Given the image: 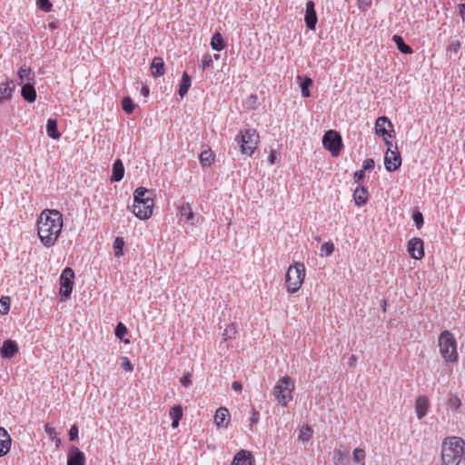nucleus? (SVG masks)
Returning a JSON list of instances; mask_svg holds the SVG:
<instances>
[{
    "label": "nucleus",
    "instance_id": "f257e3e1",
    "mask_svg": "<svg viewBox=\"0 0 465 465\" xmlns=\"http://www.w3.org/2000/svg\"><path fill=\"white\" fill-rule=\"evenodd\" d=\"M63 229V215L57 210H44L37 221V233L45 247L55 244Z\"/></svg>",
    "mask_w": 465,
    "mask_h": 465
},
{
    "label": "nucleus",
    "instance_id": "f03ea898",
    "mask_svg": "<svg viewBox=\"0 0 465 465\" xmlns=\"http://www.w3.org/2000/svg\"><path fill=\"white\" fill-rule=\"evenodd\" d=\"M154 193L144 187H138L134 192V203L129 207L134 214L141 220H146L153 214Z\"/></svg>",
    "mask_w": 465,
    "mask_h": 465
},
{
    "label": "nucleus",
    "instance_id": "7ed1b4c3",
    "mask_svg": "<svg viewBox=\"0 0 465 465\" xmlns=\"http://www.w3.org/2000/svg\"><path fill=\"white\" fill-rule=\"evenodd\" d=\"M464 455V440L458 437L446 439L442 442V465H459Z\"/></svg>",
    "mask_w": 465,
    "mask_h": 465
},
{
    "label": "nucleus",
    "instance_id": "20e7f679",
    "mask_svg": "<svg viewBox=\"0 0 465 465\" xmlns=\"http://www.w3.org/2000/svg\"><path fill=\"white\" fill-rule=\"evenodd\" d=\"M440 353L446 362H457L459 354L457 351V341L450 331H443L438 338Z\"/></svg>",
    "mask_w": 465,
    "mask_h": 465
},
{
    "label": "nucleus",
    "instance_id": "39448f33",
    "mask_svg": "<svg viewBox=\"0 0 465 465\" xmlns=\"http://www.w3.org/2000/svg\"><path fill=\"white\" fill-rule=\"evenodd\" d=\"M305 278V266L302 262L291 265L286 272L285 283L290 293L298 292Z\"/></svg>",
    "mask_w": 465,
    "mask_h": 465
},
{
    "label": "nucleus",
    "instance_id": "423d86ee",
    "mask_svg": "<svg viewBox=\"0 0 465 465\" xmlns=\"http://www.w3.org/2000/svg\"><path fill=\"white\" fill-rule=\"evenodd\" d=\"M294 383L289 376L279 380L274 386V396L280 404L286 406L292 400Z\"/></svg>",
    "mask_w": 465,
    "mask_h": 465
},
{
    "label": "nucleus",
    "instance_id": "0eeeda50",
    "mask_svg": "<svg viewBox=\"0 0 465 465\" xmlns=\"http://www.w3.org/2000/svg\"><path fill=\"white\" fill-rule=\"evenodd\" d=\"M238 142L242 153L244 154L252 155L257 148L259 135L255 130L247 129L241 132L240 139Z\"/></svg>",
    "mask_w": 465,
    "mask_h": 465
},
{
    "label": "nucleus",
    "instance_id": "6e6552de",
    "mask_svg": "<svg viewBox=\"0 0 465 465\" xmlns=\"http://www.w3.org/2000/svg\"><path fill=\"white\" fill-rule=\"evenodd\" d=\"M74 272L71 267H65L60 276V295L64 301L71 296L74 287Z\"/></svg>",
    "mask_w": 465,
    "mask_h": 465
},
{
    "label": "nucleus",
    "instance_id": "1a4fd4ad",
    "mask_svg": "<svg viewBox=\"0 0 465 465\" xmlns=\"http://www.w3.org/2000/svg\"><path fill=\"white\" fill-rule=\"evenodd\" d=\"M322 144L333 156H337L342 147L341 136L334 130H328L323 135Z\"/></svg>",
    "mask_w": 465,
    "mask_h": 465
},
{
    "label": "nucleus",
    "instance_id": "9d476101",
    "mask_svg": "<svg viewBox=\"0 0 465 465\" xmlns=\"http://www.w3.org/2000/svg\"><path fill=\"white\" fill-rule=\"evenodd\" d=\"M384 165L388 172L396 171L401 167V157L397 145H395L394 150L388 148L384 157Z\"/></svg>",
    "mask_w": 465,
    "mask_h": 465
},
{
    "label": "nucleus",
    "instance_id": "9b49d317",
    "mask_svg": "<svg viewBox=\"0 0 465 465\" xmlns=\"http://www.w3.org/2000/svg\"><path fill=\"white\" fill-rule=\"evenodd\" d=\"M408 252L411 258L420 260L424 256L423 241L417 237L411 239L408 242Z\"/></svg>",
    "mask_w": 465,
    "mask_h": 465
},
{
    "label": "nucleus",
    "instance_id": "f8f14e48",
    "mask_svg": "<svg viewBox=\"0 0 465 465\" xmlns=\"http://www.w3.org/2000/svg\"><path fill=\"white\" fill-rule=\"evenodd\" d=\"M391 122L386 116H380L377 118L375 123V131L379 135H388V137L391 138L393 133Z\"/></svg>",
    "mask_w": 465,
    "mask_h": 465
},
{
    "label": "nucleus",
    "instance_id": "ddd939ff",
    "mask_svg": "<svg viewBox=\"0 0 465 465\" xmlns=\"http://www.w3.org/2000/svg\"><path fill=\"white\" fill-rule=\"evenodd\" d=\"M84 453L77 447H71L67 455V465H84Z\"/></svg>",
    "mask_w": 465,
    "mask_h": 465
},
{
    "label": "nucleus",
    "instance_id": "4468645a",
    "mask_svg": "<svg viewBox=\"0 0 465 465\" xmlns=\"http://www.w3.org/2000/svg\"><path fill=\"white\" fill-rule=\"evenodd\" d=\"M305 24L311 30H313L317 24V15L314 9V3L312 1H308L306 3Z\"/></svg>",
    "mask_w": 465,
    "mask_h": 465
},
{
    "label": "nucleus",
    "instance_id": "2eb2a0df",
    "mask_svg": "<svg viewBox=\"0 0 465 465\" xmlns=\"http://www.w3.org/2000/svg\"><path fill=\"white\" fill-rule=\"evenodd\" d=\"M253 457L251 451L241 450L233 457L231 465H252Z\"/></svg>",
    "mask_w": 465,
    "mask_h": 465
},
{
    "label": "nucleus",
    "instance_id": "dca6fc26",
    "mask_svg": "<svg viewBox=\"0 0 465 465\" xmlns=\"http://www.w3.org/2000/svg\"><path fill=\"white\" fill-rule=\"evenodd\" d=\"M18 352V346L15 341L6 340L4 341L0 353L5 359H11Z\"/></svg>",
    "mask_w": 465,
    "mask_h": 465
},
{
    "label": "nucleus",
    "instance_id": "f3484780",
    "mask_svg": "<svg viewBox=\"0 0 465 465\" xmlns=\"http://www.w3.org/2000/svg\"><path fill=\"white\" fill-rule=\"evenodd\" d=\"M11 443V436L5 428L0 427V457H3L9 452Z\"/></svg>",
    "mask_w": 465,
    "mask_h": 465
},
{
    "label": "nucleus",
    "instance_id": "a211bd4d",
    "mask_svg": "<svg viewBox=\"0 0 465 465\" xmlns=\"http://www.w3.org/2000/svg\"><path fill=\"white\" fill-rule=\"evenodd\" d=\"M230 420L229 411L225 407H220L215 413L214 422L219 428L227 427Z\"/></svg>",
    "mask_w": 465,
    "mask_h": 465
},
{
    "label": "nucleus",
    "instance_id": "6ab92c4d",
    "mask_svg": "<svg viewBox=\"0 0 465 465\" xmlns=\"http://www.w3.org/2000/svg\"><path fill=\"white\" fill-rule=\"evenodd\" d=\"M429 409V400L426 396H420L416 400L415 403V411L417 414V418L421 420L424 416H426Z\"/></svg>",
    "mask_w": 465,
    "mask_h": 465
},
{
    "label": "nucleus",
    "instance_id": "aec40b11",
    "mask_svg": "<svg viewBox=\"0 0 465 465\" xmlns=\"http://www.w3.org/2000/svg\"><path fill=\"white\" fill-rule=\"evenodd\" d=\"M151 73L153 77H159L165 74V65L163 58L157 56L153 59Z\"/></svg>",
    "mask_w": 465,
    "mask_h": 465
},
{
    "label": "nucleus",
    "instance_id": "412c9836",
    "mask_svg": "<svg viewBox=\"0 0 465 465\" xmlns=\"http://www.w3.org/2000/svg\"><path fill=\"white\" fill-rule=\"evenodd\" d=\"M333 461L335 465H347L349 463V450L343 448L335 449Z\"/></svg>",
    "mask_w": 465,
    "mask_h": 465
},
{
    "label": "nucleus",
    "instance_id": "4be33fe9",
    "mask_svg": "<svg viewBox=\"0 0 465 465\" xmlns=\"http://www.w3.org/2000/svg\"><path fill=\"white\" fill-rule=\"evenodd\" d=\"M13 81H6L0 84V104L9 100L12 97L14 90Z\"/></svg>",
    "mask_w": 465,
    "mask_h": 465
},
{
    "label": "nucleus",
    "instance_id": "5701e85b",
    "mask_svg": "<svg viewBox=\"0 0 465 465\" xmlns=\"http://www.w3.org/2000/svg\"><path fill=\"white\" fill-rule=\"evenodd\" d=\"M124 175V167L121 160H116L113 164L112 182H120Z\"/></svg>",
    "mask_w": 465,
    "mask_h": 465
},
{
    "label": "nucleus",
    "instance_id": "b1692460",
    "mask_svg": "<svg viewBox=\"0 0 465 465\" xmlns=\"http://www.w3.org/2000/svg\"><path fill=\"white\" fill-rule=\"evenodd\" d=\"M355 203L358 206H362L368 200V191L365 187H357L353 193Z\"/></svg>",
    "mask_w": 465,
    "mask_h": 465
},
{
    "label": "nucleus",
    "instance_id": "393cba45",
    "mask_svg": "<svg viewBox=\"0 0 465 465\" xmlns=\"http://www.w3.org/2000/svg\"><path fill=\"white\" fill-rule=\"evenodd\" d=\"M21 94L29 103H33L36 99V91L33 84H23Z\"/></svg>",
    "mask_w": 465,
    "mask_h": 465
},
{
    "label": "nucleus",
    "instance_id": "a878e982",
    "mask_svg": "<svg viewBox=\"0 0 465 465\" xmlns=\"http://www.w3.org/2000/svg\"><path fill=\"white\" fill-rule=\"evenodd\" d=\"M46 133L52 139L57 140L61 137V134L57 128V121L53 118H49L46 124Z\"/></svg>",
    "mask_w": 465,
    "mask_h": 465
},
{
    "label": "nucleus",
    "instance_id": "bb28decb",
    "mask_svg": "<svg viewBox=\"0 0 465 465\" xmlns=\"http://www.w3.org/2000/svg\"><path fill=\"white\" fill-rule=\"evenodd\" d=\"M190 86H191V77L189 76V74L186 72H184L182 76V80H181V83L179 85V90H178V94L182 98L187 94Z\"/></svg>",
    "mask_w": 465,
    "mask_h": 465
},
{
    "label": "nucleus",
    "instance_id": "cd10ccee",
    "mask_svg": "<svg viewBox=\"0 0 465 465\" xmlns=\"http://www.w3.org/2000/svg\"><path fill=\"white\" fill-rule=\"evenodd\" d=\"M179 213H180V215L182 217L185 218V221L187 223H190L191 224H193V217H194V213L193 212V208H192L190 203H186L183 204L180 207Z\"/></svg>",
    "mask_w": 465,
    "mask_h": 465
},
{
    "label": "nucleus",
    "instance_id": "c85d7f7f",
    "mask_svg": "<svg viewBox=\"0 0 465 465\" xmlns=\"http://www.w3.org/2000/svg\"><path fill=\"white\" fill-rule=\"evenodd\" d=\"M170 416L172 418V427L177 428L179 421L183 417V409L180 405H174L170 411Z\"/></svg>",
    "mask_w": 465,
    "mask_h": 465
},
{
    "label": "nucleus",
    "instance_id": "c756f323",
    "mask_svg": "<svg viewBox=\"0 0 465 465\" xmlns=\"http://www.w3.org/2000/svg\"><path fill=\"white\" fill-rule=\"evenodd\" d=\"M392 41L395 43L398 50L402 53V54H411L412 53V49L411 47L407 45L403 38L400 35H393L392 37Z\"/></svg>",
    "mask_w": 465,
    "mask_h": 465
},
{
    "label": "nucleus",
    "instance_id": "7c9ffc66",
    "mask_svg": "<svg viewBox=\"0 0 465 465\" xmlns=\"http://www.w3.org/2000/svg\"><path fill=\"white\" fill-rule=\"evenodd\" d=\"M211 46L215 51H221L224 48V40L221 33L215 32L211 39Z\"/></svg>",
    "mask_w": 465,
    "mask_h": 465
},
{
    "label": "nucleus",
    "instance_id": "2f4dec72",
    "mask_svg": "<svg viewBox=\"0 0 465 465\" xmlns=\"http://www.w3.org/2000/svg\"><path fill=\"white\" fill-rule=\"evenodd\" d=\"M298 79L301 80L300 87L302 91V95L303 97H310V87L312 85V80L310 77L302 78V76H298Z\"/></svg>",
    "mask_w": 465,
    "mask_h": 465
},
{
    "label": "nucleus",
    "instance_id": "473e14b6",
    "mask_svg": "<svg viewBox=\"0 0 465 465\" xmlns=\"http://www.w3.org/2000/svg\"><path fill=\"white\" fill-rule=\"evenodd\" d=\"M199 160L203 166H210L214 161V156L211 150H203L200 153Z\"/></svg>",
    "mask_w": 465,
    "mask_h": 465
},
{
    "label": "nucleus",
    "instance_id": "72a5a7b5",
    "mask_svg": "<svg viewBox=\"0 0 465 465\" xmlns=\"http://www.w3.org/2000/svg\"><path fill=\"white\" fill-rule=\"evenodd\" d=\"M115 336L120 339L124 343H129L130 341L128 339H124V336L128 333V330L126 326L123 322H118L115 331Z\"/></svg>",
    "mask_w": 465,
    "mask_h": 465
},
{
    "label": "nucleus",
    "instance_id": "f704fd0d",
    "mask_svg": "<svg viewBox=\"0 0 465 465\" xmlns=\"http://www.w3.org/2000/svg\"><path fill=\"white\" fill-rule=\"evenodd\" d=\"M114 252L115 257H122L124 255V241L123 237H116L114 242Z\"/></svg>",
    "mask_w": 465,
    "mask_h": 465
},
{
    "label": "nucleus",
    "instance_id": "c9c22d12",
    "mask_svg": "<svg viewBox=\"0 0 465 465\" xmlns=\"http://www.w3.org/2000/svg\"><path fill=\"white\" fill-rule=\"evenodd\" d=\"M17 74L21 81L19 84H22L25 80L29 81L34 77V75L32 76V72L30 68L25 65L19 68Z\"/></svg>",
    "mask_w": 465,
    "mask_h": 465
},
{
    "label": "nucleus",
    "instance_id": "e433bc0d",
    "mask_svg": "<svg viewBox=\"0 0 465 465\" xmlns=\"http://www.w3.org/2000/svg\"><path fill=\"white\" fill-rule=\"evenodd\" d=\"M122 107L126 114H131L134 110L135 104L131 97L125 96L122 101Z\"/></svg>",
    "mask_w": 465,
    "mask_h": 465
},
{
    "label": "nucleus",
    "instance_id": "4c0bfd02",
    "mask_svg": "<svg viewBox=\"0 0 465 465\" xmlns=\"http://www.w3.org/2000/svg\"><path fill=\"white\" fill-rule=\"evenodd\" d=\"M334 251V244L331 242H327L322 244L320 250L321 256H330Z\"/></svg>",
    "mask_w": 465,
    "mask_h": 465
},
{
    "label": "nucleus",
    "instance_id": "58836bf2",
    "mask_svg": "<svg viewBox=\"0 0 465 465\" xmlns=\"http://www.w3.org/2000/svg\"><path fill=\"white\" fill-rule=\"evenodd\" d=\"M312 437V430L310 426H305L300 432L299 440L303 442L308 441Z\"/></svg>",
    "mask_w": 465,
    "mask_h": 465
},
{
    "label": "nucleus",
    "instance_id": "ea45409f",
    "mask_svg": "<svg viewBox=\"0 0 465 465\" xmlns=\"http://www.w3.org/2000/svg\"><path fill=\"white\" fill-rule=\"evenodd\" d=\"M10 310V300L8 297H2L0 299V314H7Z\"/></svg>",
    "mask_w": 465,
    "mask_h": 465
},
{
    "label": "nucleus",
    "instance_id": "a19ab883",
    "mask_svg": "<svg viewBox=\"0 0 465 465\" xmlns=\"http://www.w3.org/2000/svg\"><path fill=\"white\" fill-rule=\"evenodd\" d=\"M448 406L450 409L458 410L461 406V401L456 395H451L448 401Z\"/></svg>",
    "mask_w": 465,
    "mask_h": 465
},
{
    "label": "nucleus",
    "instance_id": "79ce46f5",
    "mask_svg": "<svg viewBox=\"0 0 465 465\" xmlns=\"http://www.w3.org/2000/svg\"><path fill=\"white\" fill-rule=\"evenodd\" d=\"M365 459V451L362 449H355L353 450V461L360 463Z\"/></svg>",
    "mask_w": 465,
    "mask_h": 465
},
{
    "label": "nucleus",
    "instance_id": "37998d69",
    "mask_svg": "<svg viewBox=\"0 0 465 465\" xmlns=\"http://www.w3.org/2000/svg\"><path fill=\"white\" fill-rule=\"evenodd\" d=\"M412 219L418 229H420L423 225V215L420 212L415 211L412 214Z\"/></svg>",
    "mask_w": 465,
    "mask_h": 465
},
{
    "label": "nucleus",
    "instance_id": "c03bdc74",
    "mask_svg": "<svg viewBox=\"0 0 465 465\" xmlns=\"http://www.w3.org/2000/svg\"><path fill=\"white\" fill-rule=\"evenodd\" d=\"M37 5L45 12H49L52 8V4L49 0H37Z\"/></svg>",
    "mask_w": 465,
    "mask_h": 465
},
{
    "label": "nucleus",
    "instance_id": "a18cd8bd",
    "mask_svg": "<svg viewBox=\"0 0 465 465\" xmlns=\"http://www.w3.org/2000/svg\"><path fill=\"white\" fill-rule=\"evenodd\" d=\"M213 64V58L210 54L203 55L202 59V67L203 69L212 68Z\"/></svg>",
    "mask_w": 465,
    "mask_h": 465
},
{
    "label": "nucleus",
    "instance_id": "49530a36",
    "mask_svg": "<svg viewBox=\"0 0 465 465\" xmlns=\"http://www.w3.org/2000/svg\"><path fill=\"white\" fill-rule=\"evenodd\" d=\"M121 367L126 371H133L134 366L127 357H122Z\"/></svg>",
    "mask_w": 465,
    "mask_h": 465
},
{
    "label": "nucleus",
    "instance_id": "de8ad7c7",
    "mask_svg": "<svg viewBox=\"0 0 465 465\" xmlns=\"http://www.w3.org/2000/svg\"><path fill=\"white\" fill-rule=\"evenodd\" d=\"M374 165H375V162L373 159H371V158H368L366 160H364L363 163H362V169L361 170H364V172L366 171H371L374 168Z\"/></svg>",
    "mask_w": 465,
    "mask_h": 465
},
{
    "label": "nucleus",
    "instance_id": "09e8293b",
    "mask_svg": "<svg viewBox=\"0 0 465 465\" xmlns=\"http://www.w3.org/2000/svg\"><path fill=\"white\" fill-rule=\"evenodd\" d=\"M78 427L74 424L69 430V439L70 440H75L78 439Z\"/></svg>",
    "mask_w": 465,
    "mask_h": 465
},
{
    "label": "nucleus",
    "instance_id": "8fccbe9b",
    "mask_svg": "<svg viewBox=\"0 0 465 465\" xmlns=\"http://www.w3.org/2000/svg\"><path fill=\"white\" fill-rule=\"evenodd\" d=\"M460 45L461 44L460 41H451L448 45V51L457 53L460 48Z\"/></svg>",
    "mask_w": 465,
    "mask_h": 465
},
{
    "label": "nucleus",
    "instance_id": "3c124183",
    "mask_svg": "<svg viewBox=\"0 0 465 465\" xmlns=\"http://www.w3.org/2000/svg\"><path fill=\"white\" fill-rule=\"evenodd\" d=\"M365 178V172L364 170H359L355 172L353 179L355 183H360L363 179Z\"/></svg>",
    "mask_w": 465,
    "mask_h": 465
},
{
    "label": "nucleus",
    "instance_id": "603ef678",
    "mask_svg": "<svg viewBox=\"0 0 465 465\" xmlns=\"http://www.w3.org/2000/svg\"><path fill=\"white\" fill-rule=\"evenodd\" d=\"M181 383L184 386V387H188L191 385L192 383V381H191V374L190 373H187V374H184L182 378H181Z\"/></svg>",
    "mask_w": 465,
    "mask_h": 465
},
{
    "label": "nucleus",
    "instance_id": "864d4df0",
    "mask_svg": "<svg viewBox=\"0 0 465 465\" xmlns=\"http://www.w3.org/2000/svg\"><path fill=\"white\" fill-rule=\"evenodd\" d=\"M235 333L234 327L230 326L228 329H226L223 332L224 340L231 339L232 334Z\"/></svg>",
    "mask_w": 465,
    "mask_h": 465
},
{
    "label": "nucleus",
    "instance_id": "5fc2aeb1",
    "mask_svg": "<svg viewBox=\"0 0 465 465\" xmlns=\"http://www.w3.org/2000/svg\"><path fill=\"white\" fill-rule=\"evenodd\" d=\"M258 420H259V412L256 411H253L252 413V417L250 419L251 425H253V424L257 423Z\"/></svg>",
    "mask_w": 465,
    "mask_h": 465
},
{
    "label": "nucleus",
    "instance_id": "6e6d98bb",
    "mask_svg": "<svg viewBox=\"0 0 465 465\" xmlns=\"http://www.w3.org/2000/svg\"><path fill=\"white\" fill-rule=\"evenodd\" d=\"M232 388L236 391H241L242 389V385L239 381H233L232 384Z\"/></svg>",
    "mask_w": 465,
    "mask_h": 465
},
{
    "label": "nucleus",
    "instance_id": "4d7b16f0",
    "mask_svg": "<svg viewBox=\"0 0 465 465\" xmlns=\"http://www.w3.org/2000/svg\"><path fill=\"white\" fill-rule=\"evenodd\" d=\"M356 361H357V357H356V355L352 354V355L349 358L348 364H349L351 367H354V366H355V364H356Z\"/></svg>",
    "mask_w": 465,
    "mask_h": 465
},
{
    "label": "nucleus",
    "instance_id": "13d9d810",
    "mask_svg": "<svg viewBox=\"0 0 465 465\" xmlns=\"http://www.w3.org/2000/svg\"><path fill=\"white\" fill-rule=\"evenodd\" d=\"M459 11L462 17V20L465 21V4H460L459 5Z\"/></svg>",
    "mask_w": 465,
    "mask_h": 465
},
{
    "label": "nucleus",
    "instance_id": "bf43d9fd",
    "mask_svg": "<svg viewBox=\"0 0 465 465\" xmlns=\"http://www.w3.org/2000/svg\"><path fill=\"white\" fill-rule=\"evenodd\" d=\"M149 93H150L149 87H148V86H146V85H143V86H142V89H141V94H142L143 96H148V95H149Z\"/></svg>",
    "mask_w": 465,
    "mask_h": 465
},
{
    "label": "nucleus",
    "instance_id": "052dcab7",
    "mask_svg": "<svg viewBox=\"0 0 465 465\" xmlns=\"http://www.w3.org/2000/svg\"><path fill=\"white\" fill-rule=\"evenodd\" d=\"M382 137H383L384 143L388 146V148L389 147L391 148L393 145H392V142L390 140V137H388V135H385Z\"/></svg>",
    "mask_w": 465,
    "mask_h": 465
},
{
    "label": "nucleus",
    "instance_id": "680f3d73",
    "mask_svg": "<svg viewBox=\"0 0 465 465\" xmlns=\"http://www.w3.org/2000/svg\"><path fill=\"white\" fill-rule=\"evenodd\" d=\"M57 27H58V22H57V21H53V22H50V23L48 24V28H49L50 30H54V29H56Z\"/></svg>",
    "mask_w": 465,
    "mask_h": 465
},
{
    "label": "nucleus",
    "instance_id": "e2e57ef3",
    "mask_svg": "<svg viewBox=\"0 0 465 465\" xmlns=\"http://www.w3.org/2000/svg\"><path fill=\"white\" fill-rule=\"evenodd\" d=\"M276 161V155H275V153L272 152L270 156H269V162L273 164Z\"/></svg>",
    "mask_w": 465,
    "mask_h": 465
},
{
    "label": "nucleus",
    "instance_id": "0e129e2a",
    "mask_svg": "<svg viewBox=\"0 0 465 465\" xmlns=\"http://www.w3.org/2000/svg\"><path fill=\"white\" fill-rule=\"evenodd\" d=\"M45 430L46 432L51 436L53 433H55L54 431V428H49L47 425L45 427Z\"/></svg>",
    "mask_w": 465,
    "mask_h": 465
},
{
    "label": "nucleus",
    "instance_id": "69168bd1",
    "mask_svg": "<svg viewBox=\"0 0 465 465\" xmlns=\"http://www.w3.org/2000/svg\"><path fill=\"white\" fill-rule=\"evenodd\" d=\"M256 99V95L255 94H251L248 98V100H251V101H253Z\"/></svg>",
    "mask_w": 465,
    "mask_h": 465
},
{
    "label": "nucleus",
    "instance_id": "338daca9",
    "mask_svg": "<svg viewBox=\"0 0 465 465\" xmlns=\"http://www.w3.org/2000/svg\"><path fill=\"white\" fill-rule=\"evenodd\" d=\"M219 57H220V55H219V54H214V58H215V59H218Z\"/></svg>",
    "mask_w": 465,
    "mask_h": 465
}]
</instances>
